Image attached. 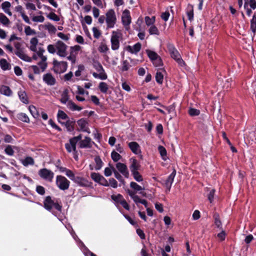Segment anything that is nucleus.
Returning a JSON list of instances; mask_svg holds the SVG:
<instances>
[{
  "label": "nucleus",
  "instance_id": "obj_1",
  "mask_svg": "<svg viewBox=\"0 0 256 256\" xmlns=\"http://www.w3.org/2000/svg\"><path fill=\"white\" fill-rule=\"evenodd\" d=\"M82 135L80 134L78 136H74L70 139L69 142L66 144L65 147L68 152H72L74 159H78V156L76 154V144L80 140H82Z\"/></svg>",
  "mask_w": 256,
  "mask_h": 256
},
{
  "label": "nucleus",
  "instance_id": "obj_2",
  "mask_svg": "<svg viewBox=\"0 0 256 256\" xmlns=\"http://www.w3.org/2000/svg\"><path fill=\"white\" fill-rule=\"evenodd\" d=\"M94 67L96 71V72H92V74L94 78L101 80H105L107 78V74L101 64L95 62L94 64Z\"/></svg>",
  "mask_w": 256,
  "mask_h": 256
},
{
  "label": "nucleus",
  "instance_id": "obj_3",
  "mask_svg": "<svg viewBox=\"0 0 256 256\" xmlns=\"http://www.w3.org/2000/svg\"><path fill=\"white\" fill-rule=\"evenodd\" d=\"M106 22L108 28H111L114 26L116 22V16L114 10H108L106 13Z\"/></svg>",
  "mask_w": 256,
  "mask_h": 256
},
{
  "label": "nucleus",
  "instance_id": "obj_4",
  "mask_svg": "<svg viewBox=\"0 0 256 256\" xmlns=\"http://www.w3.org/2000/svg\"><path fill=\"white\" fill-rule=\"evenodd\" d=\"M122 35L120 30H118L112 32L110 42L112 49V50H117L120 47V40L122 37Z\"/></svg>",
  "mask_w": 256,
  "mask_h": 256
},
{
  "label": "nucleus",
  "instance_id": "obj_5",
  "mask_svg": "<svg viewBox=\"0 0 256 256\" xmlns=\"http://www.w3.org/2000/svg\"><path fill=\"white\" fill-rule=\"evenodd\" d=\"M168 48L172 58L175 60L178 63V64L180 66H184V62L182 59L180 53L177 50L174 48V46L172 44H168Z\"/></svg>",
  "mask_w": 256,
  "mask_h": 256
},
{
  "label": "nucleus",
  "instance_id": "obj_6",
  "mask_svg": "<svg viewBox=\"0 0 256 256\" xmlns=\"http://www.w3.org/2000/svg\"><path fill=\"white\" fill-rule=\"evenodd\" d=\"M16 51L15 54L18 56L20 59L28 62H30L32 61V58L28 56L25 54L22 48V44L20 42H14Z\"/></svg>",
  "mask_w": 256,
  "mask_h": 256
},
{
  "label": "nucleus",
  "instance_id": "obj_7",
  "mask_svg": "<svg viewBox=\"0 0 256 256\" xmlns=\"http://www.w3.org/2000/svg\"><path fill=\"white\" fill-rule=\"evenodd\" d=\"M53 70L56 74H62L65 72L68 68V64L66 62H59L56 60H54Z\"/></svg>",
  "mask_w": 256,
  "mask_h": 256
},
{
  "label": "nucleus",
  "instance_id": "obj_8",
  "mask_svg": "<svg viewBox=\"0 0 256 256\" xmlns=\"http://www.w3.org/2000/svg\"><path fill=\"white\" fill-rule=\"evenodd\" d=\"M44 207L48 210H50L52 208H54L58 211H60L62 206L56 202L52 200L51 197L46 196L44 202Z\"/></svg>",
  "mask_w": 256,
  "mask_h": 256
},
{
  "label": "nucleus",
  "instance_id": "obj_9",
  "mask_svg": "<svg viewBox=\"0 0 256 256\" xmlns=\"http://www.w3.org/2000/svg\"><path fill=\"white\" fill-rule=\"evenodd\" d=\"M56 185L61 190H68L70 186V182L64 176H58L56 177Z\"/></svg>",
  "mask_w": 256,
  "mask_h": 256
},
{
  "label": "nucleus",
  "instance_id": "obj_10",
  "mask_svg": "<svg viewBox=\"0 0 256 256\" xmlns=\"http://www.w3.org/2000/svg\"><path fill=\"white\" fill-rule=\"evenodd\" d=\"M56 54L61 57H65L66 56L67 46L60 40H58L56 43Z\"/></svg>",
  "mask_w": 256,
  "mask_h": 256
},
{
  "label": "nucleus",
  "instance_id": "obj_11",
  "mask_svg": "<svg viewBox=\"0 0 256 256\" xmlns=\"http://www.w3.org/2000/svg\"><path fill=\"white\" fill-rule=\"evenodd\" d=\"M39 176L43 179L48 182H52L54 174L51 170L46 168L40 169L38 171Z\"/></svg>",
  "mask_w": 256,
  "mask_h": 256
},
{
  "label": "nucleus",
  "instance_id": "obj_12",
  "mask_svg": "<svg viewBox=\"0 0 256 256\" xmlns=\"http://www.w3.org/2000/svg\"><path fill=\"white\" fill-rule=\"evenodd\" d=\"M122 20L126 28L128 29V27L131 22V17L129 10H125L123 12L122 16Z\"/></svg>",
  "mask_w": 256,
  "mask_h": 256
},
{
  "label": "nucleus",
  "instance_id": "obj_13",
  "mask_svg": "<svg viewBox=\"0 0 256 256\" xmlns=\"http://www.w3.org/2000/svg\"><path fill=\"white\" fill-rule=\"evenodd\" d=\"M44 82L48 86H54L56 82V80L50 73H47L42 76Z\"/></svg>",
  "mask_w": 256,
  "mask_h": 256
},
{
  "label": "nucleus",
  "instance_id": "obj_14",
  "mask_svg": "<svg viewBox=\"0 0 256 256\" xmlns=\"http://www.w3.org/2000/svg\"><path fill=\"white\" fill-rule=\"evenodd\" d=\"M77 124L78 126V128L80 130L84 132H86L88 134L90 132V129L88 128V122L86 121V120L82 118L77 122Z\"/></svg>",
  "mask_w": 256,
  "mask_h": 256
},
{
  "label": "nucleus",
  "instance_id": "obj_15",
  "mask_svg": "<svg viewBox=\"0 0 256 256\" xmlns=\"http://www.w3.org/2000/svg\"><path fill=\"white\" fill-rule=\"evenodd\" d=\"M176 171L174 170L172 173L168 176L166 180L164 181V184L167 188L168 190L170 191L172 184L174 182V178L176 176Z\"/></svg>",
  "mask_w": 256,
  "mask_h": 256
},
{
  "label": "nucleus",
  "instance_id": "obj_16",
  "mask_svg": "<svg viewBox=\"0 0 256 256\" xmlns=\"http://www.w3.org/2000/svg\"><path fill=\"white\" fill-rule=\"evenodd\" d=\"M116 168L125 177L128 178L129 175V172L126 166L121 162H118L116 164Z\"/></svg>",
  "mask_w": 256,
  "mask_h": 256
},
{
  "label": "nucleus",
  "instance_id": "obj_17",
  "mask_svg": "<svg viewBox=\"0 0 256 256\" xmlns=\"http://www.w3.org/2000/svg\"><path fill=\"white\" fill-rule=\"evenodd\" d=\"M128 146L134 154H138L141 153L140 146L137 142H130L128 143Z\"/></svg>",
  "mask_w": 256,
  "mask_h": 256
},
{
  "label": "nucleus",
  "instance_id": "obj_18",
  "mask_svg": "<svg viewBox=\"0 0 256 256\" xmlns=\"http://www.w3.org/2000/svg\"><path fill=\"white\" fill-rule=\"evenodd\" d=\"M15 10L18 12L21 16L22 18L28 24H30L31 22L28 17L25 14L24 10L21 6H18L15 8Z\"/></svg>",
  "mask_w": 256,
  "mask_h": 256
},
{
  "label": "nucleus",
  "instance_id": "obj_19",
  "mask_svg": "<svg viewBox=\"0 0 256 256\" xmlns=\"http://www.w3.org/2000/svg\"><path fill=\"white\" fill-rule=\"evenodd\" d=\"M80 148H88L92 146V140L88 136H86L82 140H80Z\"/></svg>",
  "mask_w": 256,
  "mask_h": 256
},
{
  "label": "nucleus",
  "instance_id": "obj_20",
  "mask_svg": "<svg viewBox=\"0 0 256 256\" xmlns=\"http://www.w3.org/2000/svg\"><path fill=\"white\" fill-rule=\"evenodd\" d=\"M141 48V44L140 43L138 42L132 46H126V50L132 54H136Z\"/></svg>",
  "mask_w": 256,
  "mask_h": 256
},
{
  "label": "nucleus",
  "instance_id": "obj_21",
  "mask_svg": "<svg viewBox=\"0 0 256 256\" xmlns=\"http://www.w3.org/2000/svg\"><path fill=\"white\" fill-rule=\"evenodd\" d=\"M68 93L69 92L68 89L64 90L62 92L60 100L63 104H67L70 100Z\"/></svg>",
  "mask_w": 256,
  "mask_h": 256
},
{
  "label": "nucleus",
  "instance_id": "obj_22",
  "mask_svg": "<svg viewBox=\"0 0 256 256\" xmlns=\"http://www.w3.org/2000/svg\"><path fill=\"white\" fill-rule=\"evenodd\" d=\"M1 7L3 11L9 16H12L10 11L11 4L9 2H4L2 4Z\"/></svg>",
  "mask_w": 256,
  "mask_h": 256
},
{
  "label": "nucleus",
  "instance_id": "obj_23",
  "mask_svg": "<svg viewBox=\"0 0 256 256\" xmlns=\"http://www.w3.org/2000/svg\"><path fill=\"white\" fill-rule=\"evenodd\" d=\"M38 14H39L38 15L32 16V20L34 22H43L45 20V18L42 14V12L39 11Z\"/></svg>",
  "mask_w": 256,
  "mask_h": 256
},
{
  "label": "nucleus",
  "instance_id": "obj_24",
  "mask_svg": "<svg viewBox=\"0 0 256 256\" xmlns=\"http://www.w3.org/2000/svg\"><path fill=\"white\" fill-rule=\"evenodd\" d=\"M44 28L48 30L50 34H55L56 32V28L53 24L50 22H47L44 25Z\"/></svg>",
  "mask_w": 256,
  "mask_h": 256
},
{
  "label": "nucleus",
  "instance_id": "obj_25",
  "mask_svg": "<svg viewBox=\"0 0 256 256\" xmlns=\"http://www.w3.org/2000/svg\"><path fill=\"white\" fill-rule=\"evenodd\" d=\"M131 164L130 166V170L131 172L138 171L140 166L139 162L138 160L134 158L130 159Z\"/></svg>",
  "mask_w": 256,
  "mask_h": 256
},
{
  "label": "nucleus",
  "instance_id": "obj_26",
  "mask_svg": "<svg viewBox=\"0 0 256 256\" xmlns=\"http://www.w3.org/2000/svg\"><path fill=\"white\" fill-rule=\"evenodd\" d=\"M38 42V39L36 38H31L29 48L30 50L32 52H36L37 51V46Z\"/></svg>",
  "mask_w": 256,
  "mask_h": 256
},
{
  "label": "nucleus",
  "instance_id": "obj_27",
  "mask_svg": "<svg viewBox=\"0 0 256 256\" xmlns=\"http://www.w3.org/2000/svg\"><path fill=\"white\" fill-rule=\"evenodd\" d=\"M162 72H164L163 70H159L156 73V80L157 82L162 84L163 82L164 75Z\"/></svg>",
  "mask_w": 256,
  "mask_h": 256
},
{
  "label": "nucleus",
  "instance_id": "obj_28",
  "mask_svg": "<svg viewBox=\"0 0 256 256\" xmlns=\"http://www.w3.org/2000/svg\"><path fill=\"white\" fill-rule=\"evenodd\" d=\"M66 106L69 109L73 111H80L82 110V107L78 106L72 100L68 102L66 104Z\"/></svg>",
  "mask_w": 256,
  "mask_h": 256
},
{
  "label": "nucleus",
  "instance_id": "obj_29",
  "mask_svg": "<svg viewBox=\"0 0 256 256\" xmlns=\"http://www.w3.org/2000/svg\"><path fill=\"white\" fill-rule=\"evenodd\" d=\"M18 95L19 96L20 99L23 103L28 104V96L24 91H19L18 92Z\"/></svg>",
  "mask_w": 256,
  "mask_h": 256
},
{
  "label": "nucleus",
  "instance_id": "obj_30",
  "mask_svg": "<svg viewBox=\"0 0 256 256\" xmlns=\"http://www.w3.org/2000/svg\"><path fill=\"white\" fill-rule=\"evenodd\" d=\"M186 14L190 20H192L194 18V8L193 6L188 4L186 8Z\"/></svg>",
  "mask_w": 256,
  "mask_h": 256
},
{
  "label": "nucleus",
  "instance_id": "obj_31",
  "mask_svg": "<svg viewBox=\"0 0 256 256\" xmlns=\"http://www.w3.org/2000/svg\"><path fill=\"white\" fill-rule=\"evenodd\" d=\"M0 92L6 96H10L12 94V91L10 88L5 86H3L0 88Z\"/></svg>",
  "mask_w": 256,
  "mask_h": 256
},
{
  "label": "nucleus",
  "instance_id": "obj_32",
  "mask_svg": "<svg viewBox=\"0 0 256 256\" xmlns=\"http://www.w3.org/2000/svg\"><path fill=\"white\" fill-rule=\"evenodd\" d=\"M250 6L253 10L256 8V2L255 0H246L244 2V8H247Z\"/></svg>",
  "mask_w": 256,
  "mask_h": 256
},
{
  "label": "nucleus",
  "instance_id": "obj_33",
  "mask_svg": "<svg viewBox=\"0 0 256 256\" xmlns=\"http://www.w3.org/2000/svg\"><path fill=\"white\" fill-rule=\"evenodd\" d=\"M22 162L24 166H27L28 165H33L34 164V160L32 157L28 156L22 160Z\"/></svg>",
  "mask_w": 256,
  "mask_h": 256
},
{
  "label": "nucleus",
  "instance_id": "obj_34",
  "mask_svg": "<svg viewBox=\"0 0 256 256\" xmlns=\"http://www.w3.org/2000/svg\"><path fill=\"white\" fill-rule=\"evenodd\" d=\"M81 50L82 47L78 45L71 46L70 48V54L76 56Z\"/></svg>",
  "mask_w": 256,
  "mask_h": 256
},
{
  "label": "nucleus",
  "instance_id": "obj_35",
  "mask_svg": "<svg viewBox=\"0 0 256 256\" xmlns=\"http://www.w3.org/2000/svg\"><path fill=\"white\" fill-rule=\"evenodd\" d=\"M98 88L102 92L106 94L108 90V86L104 82H100L99 84Z\"/></svg>",
  "mask_w": 256,
  "mask_h": 256
},
{
  "label": "nucleus",
  "instance_id": "obj_36",
  "mask_svg": "<svg viewBox=\"0 0 256 256\" xmlns=\"http://www.w3.org/2000/svg\"><path fill=\"white\" fill-rule=\"evenodd\" d=\"M94 161L96 164L94 168L95 170H98L101 169L103 166V162L100 158L98 156H96V158H94Z\"/></svg>",
  "mask_w": 256,
  "mask_h": 256
},
{
  "label": "nucleus",
  "instance_id": "obj_37",
  "mask_svg": "<svg viewBox=\"0 0 256 256\" xmlns=\"http://www.w3.org/2000/svg\"><path fill=\"white\" fill-rule=\"evenodd\" d=\"M46 60V57H42V58L41 59V61L38 64L42 72H44L47 67Z\"/></svg>",
  "mask_w": 256,
  "mask_h": 256
},
{
  "label": "nucleus",
  "instance_id": "obj_38",
  "mask_svg": "<svg viewBox=\"0 0 256 256\" xmlns=\"http://www.w3.org/2000/svg\"><path fill=\"white\" fill-rule=\"evenodd\" d=\"M0 66L3 70H8L10 68V64L5 59L0 60Z\"/></svg>",
  "mask_w": 256,
  "mask_h": 256
},
{
  "label": "nucleus",
  "instance_id": "obj_39",
  "mask_svg": "<svg viewBox=\"0 0 256 256\" xmlns=\"http://www.w3.org/2000/svg\"><path fill=\"white\" fill-rule=\"evenodd\" d=\"M58 120L60 122L61 120H68V118L64 112L60 110L58 112Z\"/></svg>",
  "mask_w": 256,
  "mask_h": 256
},
{
  "label": "nucleus",
  "instance_id": "obj_40",
  "mask_svg": "<svg viewBox=\"0 0 256 256\" xmlns=\"http://www.w3.org/2000/svg\"><path fill=\"white\" fill-rule=\"evenodd\" d=\"M112 198L116 203L120 204L122 200L124 199V198L122 195L120 194H112Z\"/></svg>",
  "mask_w": 256,
  "mask_h": 256
},
{
  "label": "nucleus",
  "instance_id": "obj_41",
  "mask_svg": "<svg viewBox=\"0 0 256 256\" xmlns=\"http://www.w3.org/2000/svg\"><path fill=\"white\" fill-rule=\"evenodd\" d=\"M46 16L49 20L54 22H58L60 20V17L53 12H50L46 14Z\"/></svg>",
  "mask_w": 256,
  "mask_h": 256
},
{
  "label": "nucleus",
  "instance_id": "obj_42",
  "mask_svg": "<svg viewBox=\"0 0 256 256\" xmlns=\"http://www.w3.org/2000/svg\"><path fill=\"white\" fill-rule=\"evenodd\" d=\"M0 22L4 26H8L10 23L8 18L2 13H0Z\"/></svg>",
  "mask_w": 256,
  "mask_h": 256
},
{
  "label": "nucleus",
  "instance_id": "obj_43",
  "mask_svg": "<svg viewBox=\"0 0 256 256\" xmlns=\"http://www.w3.org/2000/svg\"><path fill=\"white\" fill-rule=\"evenodd\" d=\"M18 118L25 122H30V119L28 117V116L24 113H20L17 115Z\"/></svg>",
  "mask_w": 256,
  "mask_h": 256
},
{
  "label": "nucleus",
  "instance_id": "obj_44",
  "mask_svg": "<svg viewBox=\"0 0 256 256\" xmlns=\"http://www.w3.org/2000/svg\"><path fill=\"white\" fill-rule=\"evenodd\" d=\"M114 170H115L114 168L110 164H109V166L108 167L104 169V174L105 176H110L112 174V172H114Z\"/></svg>",
  "mask_w": 256,
  "mask_h": 256
},
{
  "label": "nucleus",
  "instance_id": "obj_45",
  "mask_svg": "<svg viewBox=\"0 0 256 256\" xmlns=\"http://www.w3.org/2000/svg\"><path fill=\"white\" fill-rule=\"evenodd\" d=\"M130 187L134 190V191L136 192L138 191H141L144 189V188L139 186L135 182H131L130 184Z\"/></svg>",
  "mask_w": 256,
  "mask_h": 256
},
{
  "label": "nucleus",
  "instance_id": "obj_46",
  "mask_svg": "<svg viewBox=\"0 0 256 256\" xmlns=\"http://www.w3.org/2000/svg\"><path fill=\"white\" fill-rule=\"evenodd\" d=\"M146 52L148 56L152 62L156 58L158 57L157 54L153 51L150 50H146Z\"/></svg>",
  "mask_w": 256,
  "mask_h": 256
},
{
  "label": "nucleus",
  "instance_id": "obj_47",
  "mask_svg": "<svg viewBox=\"0 0 256 256\" xmlns=\"http://www.w3.org/2000/svg\"><path fill=\"white\" fill-rule=\"evenodd\" d=\"M28 110L32 115L35 118L38 116V112L36 108L34 106H30Z\"/></svg>",
  "mask_w": 256,
  "mask_h": 256
},
{
  "label": "nucleus",
  "instance_id": "obj_48",
  "mask_svg": "<svg viewBox=\"0 0 256 256\" xmlns=\"http://www.w3.org/2000/svg\"><path fill=\"white\" fill-rule=\"evenodd\" d=\"M159 152L164 160H166V151L162 146H159L158 148Z\"/></svg>",
  "mask_w": 256,
  "mask_h": 256
},
{
  "label": "nucleus",
  "instance_id": "obj_49",
  "mask_svg": "<svg viewBox=\"0 0 256 256\" xmlns=\"http://www.w3.org/2000/svg\"><path fill=\"white\" fill-rule=\"evenodd\" d=\"M24 32L27 36H32L36 34V32L32 29L30 26H26L24 28Z\"/></svg>",
  "mask_w": 256,
  "mask_h": 256
},
{
  "label": "nucleus",
  "instance_id": "obj_50",
  "mask_svg": "<svg viewBox=\"0 0 256 256\" xmlns=\"http://www.w3.org/2000/svg\"><path fill=\"white\" fill-rule=\"evenodd\" d=\"M144 19L146 24L149 26L154 25V24L155 22L154 16H153L152 18H150L149 16H146Z\"/></svg>",
  "mask_w": 256,
  "mask_h": 256
},
{
  "label": "nucleus",
  "instance_id": "obj_51",
  "mask_svg": "<svg viewBox=\"0 0 256 256\" xmlns=\"http://www.w3.org/2000/svg\"><path fill=\"white\" fill-rule=\"evenodd\" d=\"M250 28L252 32L254 33L256 31V16H253L252 18L250 21Z\"/></svg>",
  "mask_w": 256,
  "mask_h": 256
},
{
  "label": "nucleus",
  "instance_id": "obj_52",
  "mask_svg": "<svg viewBox=\"0 0 256 256\" xmlns=\"http://www.w3.org/2000/svg\"><path fill=\"white\" fill-rule=\"evenodd\" d=\"M73 74L72 72H70L64 76V80L65 81H71L73 82H76L75 80L72 78Z\"/></svg>",
  "mask_w": 256,
  "mask_h": 256
},
{
  "label": "nucleus",
  "instance_id": "obj_53",
  "mask_svg": "<svg viewBox=\"0 0 256 256\" xmlns=\"http://www.w3.org/2000/svg\"><path fill=\"white\" fill-rule=\"evenodd\" d=\"M98 50L100 52L104 53L106 52L108 50V48L106 44L102 42L100 44Z\"/></svg>",
  "mask_w": 256,
  "mask_h": 256
},
{
  "label": "nucleus",
  "instance_id": "obj_54",
  "mask_svg": "<svg viewBox=\"0 0 256 256\" xmlns=\"http://www.w3.org/2000/svg\"><path fill=\"white\" fill-rule=\"evenodd\" d=\"M90 176L94 182L98 183L102 177V176L98 173L92 172Z\"/></svg>",
  "mask_w": 256,
  "mask_h": 256
},
{
  "label": "nucleus",
  "instance_id": "obj_55",
  "mask_svg": "<svg viewBox=\"0 0 256 256\" xmlns=\"http://www.w3.org/2000/svg\"><path fill=\"white\" fill-rule=\"evenodd\" d=\"M148 32L150 34H159L158 30L154 25H152L150 26Z\"/></svg>",
  "mask_w": 256,
  "mask_h": 256
},
{
  "label": "nucleus",
  "instance_id": "obj_56",
  "mask_svg": "<svg viewBox=\"0 0 256 256\" xmlns=\"http://www.w3.org/2000/svg\"><path fill=\"white\" fill-rule=\"evenodd\" d=\"M57 36L58 38L64 41H68L70 39V34H64L62 32H58V33Z\"/></svg>",
  "mask_w": 256,
  "mask_h": 256
},
{
  "label": "nucleus",
  "instance_id": "obj_57",
  "mask_svg": "<svg viewBox=\"0 0 256 256\" xmlns=\"http://www.w3.org/2000/svg\"><path fill=\"white\" fill-rule=\"evenodd\" d=\"M111 157L113 160L114 162H118L121 158V156H120V154L116 152L115 151H113L112 152Z\"/></svg>",
  "mask_w": 256,
  "mask_h": 256
},
{
  "label": "nucleus",
  "instance_id": "obj_58",
  "mask_svg": "<svg viewBox=\"0 0 256 256\" xmlns=\"http://www.w3.org/2000/svg\"><path fill=\"white\" fill-rule=\"evenodd\" d=\"M214 224L216 225V226L221 228H222V222L220 220L219 216L218 214H215L214 215Z\"/></svg>",
  "mask_w": 256,
  "mask_h": 256
},
{
  "label": "nucleus",
  "instance_id": "obj_59",
  "mask_svg": "<svg viewBox=\"0 0 256 256\" xmlns=\"http://www.w3.org/2000/svg\"><path fill=\"white\" fill-rule=\"evenodd\" d=\"M66 175L72 180L76 181L75 176L72 170H68L66 172Z\"/></svg>",
  "mask_w": 256,
  "mask_h": 256
},
{
  "label": "nucleus",
  "instance_id": "obj_60",
  "mask_svg": "<svg viewBox=\"0 0 256 256\" xmlns=\"http://www.w3.org/2000/svg\"><path fill=\"white\" fill-rule=\"evenodd\" d=\"M130 66V65L128 62L126 60H124L122 62V71H127L129 70Z\"/></svg>",
  "mask_w": 256,
  "mask_h": 256
},
{
  "label": "nucleus",
  "instance_id": "obj_61",
  "mask_svg": "<svg viewBox=\"0 0 256 256\" xmlns=\"http://www.w3.org/2000/svg\"><path fill=\"white\" fill-rule=\"evenodd\" d=\"M188 113L191 116H196L200 114V112L197 109L190 108L188 110Z\"/></svg>",
  "mask_w": 256,
  "mask_h": 256
},
{
  "label": "nucleus",
  "instance_id": "obj_62",
  "mask_svg": "<svg viewBox=\"0 0 256 256\" xmlns=\"http://www.w3.org/2000/svg\"><path fill=\"white\" fill-rule=\"evenodd\" d=\"M92 30L94 36L96 38H98L101 35L100 30L96 27H94L92 29Z\"/></svg>",
  "mask_w": 256,
  "mask_h": 256
},
{
  "label": "nucleus",
  "instance_id": "obj_63",
  "mask_svg": "<svg viewBox=\"0 0 256 256\" xmlns=\"http://www.w3.org/2000/svg\"><path fill=\"white\" fill-rule=\"evenodd\" d=\"M4 151H5L6 153L7 154H8V156H13V154H14V151L13 150L12 146H7L6 148Z\"/></svg>",
  "mask_w": 256,
  "mask_h": 256
},
{
  "label": "nucleus",
  "instance_id": "obj_64",
  "mask_svg": "<svg viewBox=\"0 0 256 256\" xmlns=\"http://www.w3.org/2000/svg\"><path fill=\"white\" fill-rule=\"evenodd\" d=\"M134 180L138 182H141L142 180V176L140 174L138 171L132 172Z\"/></svg>",
  "mask_w": 256,
  "mask_h": 256
}]
</instances>
